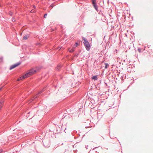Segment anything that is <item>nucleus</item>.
<instances>
[{"instance_id":"f257e3e1","label":"nucleus","mask_w":153,"mask_h":153,"mask_svg":"<svg viewBox=\"0 0 153 153\" xmlns=\"http://www.w3.org/2000/svg\"><path fill=\"white\" fill-rule=\"evenodd\" d=\"M36 72V71L34 69H31L29 71L25 74L24 75H23L21 77H20L19 79H17V81H19L20 80H22L25 78L29 77L34 74Z\"/></svg>"},{"instance_id":"f03ea898","label":"nucleus","mask_w":153,"mask_h":153,"mask_svg":"<svg viewBox=\"0 0 153 153\" xmlns=\"http://www.w3.org/2000/svg\"><path fill=\"white\" fill-rule=\"evenodd\" d=\"M83 43H84L87 50L88 51L90 49V45L89 42L85 38H83Z\"/></svg>"},{"instance_id":"7ed1b4c3","label":"nucleus","mask_w":153,"mask_h":153,"mask_svg":"<svg viewBox=\"0 0 153 153\" xmlns=\"http://www.w3.org/2000/svg\"><path fill=\"white\" fill-rule=\"evenodd\" d=\"M20 62H19L18 63H17L16 64L11 66L10 68V70L12 69H13L19 65H20Z\"/></svg>"},{"instance_id":"20e7f679","label":"nucleus","mask_w":153,"mask_h":153,"mask_svg":"<svg viewBox=\"0 0 153 153\" xmlns=\"http://www.w3.org/2000/svg\"><path fill=\"white\" fill-rule=\"evenodd\" d=\"M93 4L94 6V7L95 8V9L97 10V5L96 4V3Z\"/></svg>"},{"instance_id":"39448f33","label":"nucleus","mask_w":153,"mask_h":153,"mask_svg":"<svg viewBox=\"0 0 153 153\" xmlns=\"http://www.w3.org/2000/svg\"><path fill=\"white\" fill-rule=\"evenodd\" d=\"M68 51L72 53L74 51V48H73L72 49L69 48Z\"/></svg>"},{"instance_id":"423d86ee","label":"nucleus","mask_w":153,"mask_h":153,"mask_svg":"<svg viewBox=\"0 0 153 153\" xmlns=\"http://www.w3.org/2000/svg\"><path fill=\"white\" fill-rule=\"evenodd\" d=\"M92 79L95 80H97V76H94L92 78Z\"/></svg>"},{"instance_id":"0eeeda50","label":"nucleus","mask_w":153,"mask_h":153,"mask_svg":"<svg viewBox=\"0 0 153 153\" xmlns=\"http://www.w3.org/2000/svg\"><path fill=\"white\" fill-rule=\"evenodd\" d=\"M28 36H27V35L25 36L23 38V39L24 40H26L27 39Z\"/></svg>"},{"instance_id":"6e6552de","label":"nucleus","mask_w":153,"mask_h":153,"mask_svg":"<svg viewBox=\"0 0 153 153\" xmlns=\"http://www.w3.org/2000/svg\"><path fill=\"white\" fill-rule=\"evenodd\" d=\"M105 68H106V69L107 68H108V63H106L105 64Z\"/></svg>"},{"instance_id":"1a4fd4ad","label":"nucleus","mask_w":153,"mask_h":153,"mask_svg":"<svg viewBox=\"0 0 153 153\" xmlns=\"http://www.w3.org/2000/svg\"><path fill=\"white\" fill-rule=\"evenodd\" d=\"M4 102V101L3 100H1V101H0V103L1 104H3V103Z\"/></svg>"},{"instance_id":"9d476101","label":"nucleus","mask_w":153,"mask_h":153,"mask_svg":"<svg viewBox=\"0 0 153 153\" xmlns=\"http://www.w3.org/2000/svg\"><path fill=\"white\" fill-rule=\"evenodd\" d=\"M92 1L93 4L96 3L95 0H92Z\"/></svg>"},{"instance_id":"9b49d317","label":"nucleus","mask_w":153,"mask_h":153,"mask_svg":"<svg viewBox=\"0 0 153 153\" xmlns=\"http://www.w3.org/2000/svg\"><path fill=\"white\" fill-rule=\"evenodd\" d=\"M79 45V44L77 43V42H76V44H75V47H76L77 46H78V45Z\"/></svg>"},{"instance_id":"f8f14e48","label":"nucleus","mask_w":153,"mask_h":153,"mask_svg":"<svg viewBox=\"0 0 153 153\" xmlns=\"http://www.w3.org/2000/svg\"><path fill=\"white\" fill-rule=\"evenodd\" d=\"M2 61H3V59H2V58H0V62H2Z\"/></svg>"},{"instance_id":"ddd939ff","label":"nucleus","mask_w":153,"mask_h":153,"mask_svg":"<svg viewBox=\"0 0 153 153\" xmlns=\"http://www.w3.org/2000/svg\"><path fill=\"white\" fill-rule=\"evenodd\" d=\"M47 14H45L44 16L45 18H46L47 17Z\"/></svg>"},{"instance_id":"4468645a","label":"nucleus","mask_w":153,"mask_h":153,"mask_svg":"<svg viewBox=\"0 0 153 153\" xmlns=\"http://www.w3.org/2000/svg\"><path fill=\"white\" fill-rule=\"evenodd\" d=\"M12 20L13 21H15V19L14 18H13L12 19Z\"/></svg>"},{"instance_id":"2eb2a0df","label":"nucleus","mask_w":153,"mask_h":153,"mask_svg":"<svg viewBox=\"0 0 153 153\" xmlns=\"http://www.w3.org/2000/svg\"><path fill=\"white\" fill-rule=\"evenodd\" d=\"M138 50L140 52L141 50L140 49H138Z\"/></svg>"},{"instance_id":"dca6fc26","label":"nucleus","mask_w":153,"mask_h":153,"mask_svg":"<svg viewBox=\"0 0 153 153\" xmlns=\"http://www.w3.org/2000/svg\"><path fill=\"white\" fill-rule=\"evenodd\" d=\"M2 152V150H0V153Z\"/></svg>"},{"instance_id":"f3484780","label":"nucleus","mask_w":153,"mask_h":153,"mask_svg":"<svg viewBox=\"0 0 153 153\" xmlns=\"http://www.w3.org/2000/svg\"><path fill=\"white\" fill-rule=\"evenodd\" d=\"M31 13H33V12H34V11H33V10H31Z\"/></svg>"},{"instance_id":"a211bd4d","label":"nucleus","mask_w":153,"mask_h":153,"mask_svg":"<svg viewBox=\"0 0 153 153\" xmlns=\"http://www.w3.org/2000/svg\"><path fill=\"white\" fill-rule=\"evenodd\" d=\"M11 16H12V13L10 14Z\"/></svg>"},{"instance_id":"6ab92c4d","label":"nucleus","mask_w":153,"mask_h":153,"mask_svg":"<svg viewBox=\"0 0 153 153\" xmlns=\"http://www.w3.org/2000/svg\"><path fill=\"white\" fill-rule=\"evenodd\" d=\"M36 97H37V96H36V97H35V98H36Z\"/></svg>"},{"instance_id":"aec40b11","label":"nucleus","mask_w":153,"mask_h":153,"mask_svg":"<svg viewBox=\"0 0 153 153\" xmlns=\"http://www.w3.org/2000/svg\"><path fill=\"white\" fill-rule=\"evenodd\" d=\"M1 89V88L0 89V90Z\"/></svg>"}]
</instances>
